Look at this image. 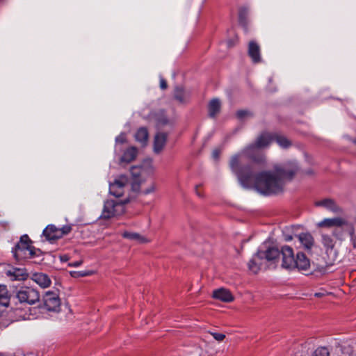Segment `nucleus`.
<instances>
[{
  "label": "nucleus",
  "mask_w": 356,
  "mask_h": 356,
  "mask_svg": "<svg viewBox=\"0 0 356 356\" xmlns=\"http://www.w3.org/2000/svg\"><path fill=\"white\" fill-rule=\"evenodd\" d=\"M262 254L263 249L259 248L258 251L252 256L248 262L249 270L254 274L258 273L263 268L268 267V263Z\"/></svg>",
  "instance_id": "1a4fd4ad"
},
{
  "label": "nucleus",
  "mask_w": 356,
  "mask_h": 356,
  "mask_svg": "<svg viewBox=\"0 0 356 356\" xmlns=\"http://www.w3.org/2000/svg\"><path fill=\"white\" fill-rule=\"evenodd\" d=\"M6 275L12 281L25 280L28 277V273L25 268L12 267L6 271Z\"/></svg>",
  "instance_id": "ddd939ff"
},
{
  "label": "nucleus",
  "mask_w": 356,
  "mask_h": 356,
  "mask_svg": "<svg viewBox=\"0 0 356 356\" xmlns=\"http://www.w3.org/2000/svg\"><path fill=\"white\" fill-rule=\"evenodd\" d=\"M14 298L17 300V302L23 305H33L40 300L39 291L31 286H22L17 289Z\"/></svg>",
  "instance_id": "0eeeda50"
},
{
  "label": "nucleus",
  "mask_w": 356,
  "mask_h": 356,
  "mask_svg": "<svg viewBox=\"0 0 356 356\" xmlns=\"http://www.w3.org/2000/svg\"><path fill=\"white\" fill-rule=\"evenodd\" d=\"M343 230L346 231L344 227H335L332 232V236H335L339 240H342L343 235Z\"/></svg>",
  "instance_id": "473e14b6"
},
{
  "label": "nucleus",
  "mask_w": 356,
  "mask_h": 356,
  "mask_svg": "<svg viewBox=\"0 0 356 356\" xmlns=\"http://www.w3.org/2000/svg\"><path fill=\"white\" fill-rule=\"evenodd\" d=\"M198 188H199V186H196L195 193L197 196L202 197H203V195L202 194V193L200 191H199Z\"/></svg>",
  "instance_id": "c03bdc74"
},
{
  "label": "nucleus",
  "mask_w": 356,
  "mask_h": 356,
  "mask_svg": "<svg viewBox=\"0 0 356 356\" xmlns=\"http://www.w3.org/2000/svg\"><path fill=\"white\" fill-rule=\"evenodd\" d=\"M321 294L320 293H315V296L320 297Z\"/></svg>",
  "instance_id": "49530a36"
},
{
  "label": "nucleus",
  "mask_w": 356,
  "mask_h": 356,
  "mask_svg": "<svg viewBox=\"0 0 356 356\" xmlns=\"http://www.w3.org/2000/svg\"><path fill=\"white\" fill-rule=\"evenodd\" d=\"M248 56L254 63L261 62V49L260 46L255 41H250L248 44Z\"/></svg>",
  "instance_id": "4468645a"
},
{
  "label": "nucleus",
  "mask_w": 356,
  "mask_h": 356,
  "mask_svg": "<svg viewBox=\"0 0 356 356\" xmlns=\"http://www.w3.org/2000/svg\"><path fill=\"white\" fill-rule=\"evenodd\" d=\"M211 334L213 337V338L218 341H222L225 338V335L222 333L211 332Z\"/></svg>",
  "instance_id": "c9c22d12"
},
{
  "label": "nucleus",
  "mask_w": 356,
  "mask_h": 356,
  "mask_svg": "<svg viewBox=\"0 0 356 356\" xmlns=\"http://www.w3.org/2000/svg\"><path fill=\"white\" fill-rule=\"evenodd\" d=\"M220 109V102L218 99H212L209 104V113L212 118L215 117L219 113Z\"/></svg>",
  "instance_id": "bb28decb"
},
{
  "label": "nucleus",
  "mask_w": 356,
  "mask_h": 356,
  "mask_svg": "<svg viewBox=\"0 0 356 356\" xmlns=\"http://www.w3.org/2000/svg\"><path fill=\"white\" fill-rule=\"evenodd\" d=\"M32 280L42 288L49 287L51 281L49 276L42 273H35L32 276Z\"/></svg>",
  "instance_id": "aec40b11"
},
{
  "label": "nucleus",
  "mask_w": 356,
  "mask_h": 356,
  "mask_svg": "<svg viewBox=\"0 0 356 356\" xmlns=\"http://www.w3.org/2000/svg\"><path fill=\"white\" fill-rule=\"evenodd\" d=\"M125 141H126V136L124 134H120L115 138V142L117 143H124Z\"/></svg>",
  "instance_id": "e433bc0d"
},
{
  "label": "nucleus",
  "mask_w": 356,
  "mask_h": 356,
  "mask_svg": "<svg viewBox=\"0 0 356 356\" xmlns=\"http://www.w3.org/2000/svg\"><path fill=\"white\" fill-rule=\"evenodd\" d=\"M167 140V134L163 132L156 134L154 140V152L159 154L165 145Z\"/></svg>",
  "instance_id": "a211bd4d"
},
{
  "label": "nucleus",
  "mask_w": 356,
  "mask_h": 356,
  "mask_svg": "<svg viewBox=\"0 0 356 356\" xmlns=\"http://www.w3.org/2000/svg\"><path fill=\"white\" fill-rule=\"evenodd\" d=\"M353 143L356 145V139L353 140Z\"/></svg>",
  "instance_id": "09e8293b"
},
{
  "label": "nucleus",
  "mask_w": 356,
  "mask_h": 356,
  "mask_svg": "<svg viewBox=\"0 0 356 356\" xmlns=\"http://www.w3.org/2000/svg\"><path fill=\"white\" fill-rule=\"evenodd\" d=\"M137 155V149L131 147L127 149L121 157V162L130 163L135 159Z\"/></svg>",
  "instance_id": "b1692460"
},
{
  "label": "nucleus",
  "mask_w": 356,
  "mask_h": 356,
  "mask_svg": "<svg viewBox=\"0 0 356 356\" xmlns=\"http://www.w3.org/2000/svg\"><path fill=\"white\" fill-rule=\"evenodd\" d=\"M349 223L350 222L346 219L337 217L333 218H325L318 222L317 226L318 227H344L346 229Z\"/></svg>",
  "instance_id": "f8f14e48"
},
{
  "label": "nucleus",
  "mask_w": 356,
  "mask_h": 356,
  "mask_svg": "<svg viewBox=\"0 0 356 356\" xmlns=\"http://www.w3.org/2000/svg\"><path fill=\"white\" fill-rule=\"evenodd\" d=\"M250 115H251L250 112L248 111H245V110H240V111H237V113H236V116L240 120H243L245 118L250 116Z\"/></svg>",
  "instance_id": "72a5a7b5"
},
{
  "label": "nucleus",
  "mask_w": 356,
  "mask_h": 356,
  "mask_svg": "<svg viewBox=\"0 0 356 356\" xmlns=\"http://www.w3.org/2000/svg\"><path fill=\"white\" fill-rule=\"evenodd\" d=\"M282 253V250L280 251L278 248L275 247H270L267 248L266 250H263V255L266 261V262H275L280 255Z\"/></svg>",
  "instance_id": "6ab92c4d"
},
{
  "label": "nucleus",
  "mask_w": 356,
  "mask_h": 356,
  "mask_svg": "<svg viewBox=\"0 0 356 356\" xmlns=\"http://www.w3.org/2000/svg\"><path fill=\"white\" fill-rule=\"evenodd\" d=\"M148 131L145 127H140L138 129L135 134L136 141L141 143L142 145H145L148 140Z\"/></svg>",
  "instance_id": "393cba45"
},
{
  "label": "nucleus",
  "mask_w": 356,
  "mask_h": 356,
  "mask_svg": "<svg viewBox=\"0 0 356 356\" xmlns=\"http://www.w3.org/2000/svg\"><path fill=\"white\" fill-rule=\"evenodd\" d=\"M312 356H330V352L326 347H319L314 352Z\"/></svg>",
  "instance_id": "7c9ffc66"
},
{
  "label": "nucleus",
  "mask_w": 356,
  "mask_h": 356,
  "mask_svg": "<svg viewBox=\"0 0 356 356\" xmlns=\"http://www.w3.org/2000/svg\"><path fill=\"white\" fill-rule=\"evenodd\" d=\"M79 274L80 276L81 277H85V276H88V275H90L92 274V273L91 271H80L79 272Z\"/></svg>",
  "instance_id": "ea45409f"
},
{
  "label": "nucleus",
  "mask_w": 356,
  "mask_h": 356,
  "mask_svg": "<svg viewBox=\"0 0 356 356\" xmlns=\"http://www.w3.org/2000/svg\"><path fill=\"white\" fill-rule=\"evenodd\" d=\"M129 182V178L126 175H120L113 182L109 184V193L115 197H120L124 193V188Z\"/></svg>",
  "instance_id": "9d476101"
},
{
  "label": "nucleus",
  "mask_w": 356,
  "mask_h": 356,
  "mask_svg": "<svg viewBox=\"0 0 356 356\" xmlns=\"http://www.w3.org/2000/svg\"><path fill=\"white\" fill-rule=\"evenodd\" d=\"M60 259L62 261H66L68 260V257L67 255H63L60 257Z\"/></svg>",
  "instance_id": "a18cd8bd"
},
{
  "label": "nucleus",
  "mask_w": 356,
  "mask_h": 356,
  "mask_svg": "<svg viewBox=\"0 0 356 356\" xmlns=\"http://www.w3.org/2000/svg\"><path fill=\"white\" fill-rule=\"evenodd\" d=\"M32 242L28 235L24 234L20 237L19 241L13 248V253L17 261L31 259L38 256L40 250L31 245Z\"/></svg>",
  "instance_id": "39448f33"
},
{
  "label": "nucleus",
  "mask_w": 356,
  "mask_h": 356,
  "mask_svg": "<svg viewBox=\"0 0 356 356\" xmlns=\"http://www.w3.org/2000/svg\"><path fill=\"white\" fill-rule=\"evenodd\" d=\"M10 296L7 286L0 284V307H6L9 305Z\"/></svg>",
  "instance_id": "5701e85b"
},
{
  "label": "nucleus",
  "mask_w": 356,
  "mask_h": 356,
  "mask_svg": "<svg viewBox=\"0 0 356 356\" xmlns=\"http://www.w3.org/2000/svg\"><path fill=\"white\" fill-rule=\"evenodd\" d=\"M156 190V185L154 184H152L148 188L143 191L141 193L144 195H147L152 193H154Z\"/></svg>",
  "instance_id": "f704fd0d"
},
{
  "label": "nucleus",
  "mask_w": 356,
  "mask_h": 356,
  "mask_svg": "<svg viewBox=\"0 0 356 356\" xmlns=\"http://www.w3.org/2000/svg\"><path fill=\"white\" fill-rule=\"evenodd\" d=\"M296 237L298 238L300 244L302 245L305 250L311 251L314 245V238L312 235L309 232L301 233L300 234H296Z\"/></svg>",
  "instance_id": "2eb2a0df"
},
{
  "label": "nucleus",
  "mask_w": 356,
  "mask_h": 356,
  "mask_svg": "<svg viewBox=\"0 0 356 356\" xmlns=\"http://www.w3.org/2000/svg\"><path fill=\"white\" fill-rule=\"evenodd\" d=\"M273 140V136L270 133H262L256 139L254 143L251 144L244 148L241 152L234 154L233 156H238L239 165H242V162L245 158H248L254 163H264L266 157L259 149L268 147Z\"/></svg>",
  "instance_id": "f03ea898"
},
{
  "label": "nucleus",
  "mask_w": 356,
  "mask_h": 356,
  "mask_svg": "<svg viewBox=\"0 0 356 356\" xmlns=\"http://www.w3.org/2000/svg\"><path fill=\"white\" fill-rule=\"evenodd\" d=\"M321 243L325 250L324 258L327 266H332L337 259V250L335 248L336 241L332 235L325 233L321 234Z\"/></svg>",
  "instance_id": "6e6552de"
},
{
  "label": "nucleus",
  "mask_w": 356,
  "mask_h": 356,
  "mask_svg": "<svg viewBox=\"0 0 356 356\" xmlns=\"http://www.w3.org/2000/svg\"><path fill=\"white\" fill-rule=\"evenodd\" d=\"M128 202V199L124 200L113 199L106 200L104 202V207L100 218L107 220L124 213L125 211V204Z\"/></svg>",
  "instance_id": "423d86ee"
},
{
  "label": "nucleus",
  "mask_w": 356,
  "mask_h": 356,
  "mask_svg": "<svg viewBox=\"0 0 356 356\" xmlns=\"http://www.w3.org/2000/svg\"><path fill=\"white\" fill-rule=\"evenodd\" d=\"M81 264H82V261H74V262H72V263H70L69 266H72V267H78Z\"/></svg>",
  "instance_id": "a19ab883"
},
{
  "label": "nucleus",
  "mask_w": 356,
  "mask_h": 356,
  "mask_svg": "<svg viewBox=\"0 0 356 356\" xmlns=\"http://www.w3.org/2000/svg\"><path fill=\"white\" fill-rule=\"evenodd\" d=\"M154 168L151 163H144L140 165L132 166L130 169L131 175V190L134 192L140 191V186L147 179L152 175Z\"/></svg>",
  "instance_id": "20e7f679"
},
{
  "label": "nucleus",
  "mask_w": 356,
  "mask_h": 356,
  "mask_svg": "<svg viewBox=\"0 0 356 356\" xmlns=\"http://www.w3.org/2000/svg\"><path fill=\"white\" fill-rule=\"evenodd\" d=\"M346 231L348 233V234L350 236V241L352 242L353 248H356V235L355 234V228L353 224L349 223V225L346 228Z\"/></svg>",
  "instance_id": "c756f323"
},
{
  "label": "nucleus",
  "mask_w": 356,
  "mask_h": 356,
  "mask_svg": "<svg viewBox=\"0 0 356 356\" xmlns=\"http://www.w3.org/2000/svg\"><path fill=\"white\" fill-rule=\"evenodd\" d=\"M249 13V10L247 7H241L238 10V20L239 23L245 26L247 24V18Z\"/></svg>",
  "instance_id": "cd10ccee"
},
{
  "label": "nucleus",
  "mask_w": 356,
  "mask_h": 356,
  "mask_svg": "<svg viewBox=\"0 0 356 356\" xmlns=\"http://www.w3.org/2000/svg\"><path fill=\"white\" fill-rule=\"evenodd\" d=\"M213 297L222 302H230L233 301L234 296L231 292L225 288H220L213 291Z\"/></svg>",
  "instance_id": "f3484780"
},
{
  "label": "nucleus",
  "mask_w": 356,
  "mask_h": 356,
  "mask_svg": "<svg viewBox=\"0 0 356 356\" xmlns=\"http://www.w3.org/2000/svg\"><path fill=\"white\" fill-rule=\"evenodd\" d=\"M317 207H322L327 210L334 213H339L341 212V209L337 204V203L332 199H324L316 202Z\"/></svg>",
  "instance_id": "dca6fc26"
},
{
  "label": "nucleus",
  "mask_w": 356,
  "mask_h": 356,
  "mask_svg": "<svg viewBox=\"0 0 356 356\" xmlns=\"http://www.w3.org/2000/svg\"><path fill=\"white\" fill-rule=\"evenodd\" d=\"M282 267L286 269L297 268L298 270L307 271L310 267V261L302 252H298L294 257L293 249L284 245L282 248Z\"/></svg>",
  "instance_id": "7ed1b4c3"
},
{
  "label": "nucleus",
  "mask_w": 356,
  "mask_h": 356,
  "mask_svg": "<svg viewBox=\"0 0 356 356\" xmlns=\"http://www.w3.org/2000/svg\"><path fill=\"white\" fill-rule=\"evenodd\" d=\"M72 230V227L70 225H64L61 228H58L57 234H59L60 238H62L64 235L68 234Z\"/></svg>",
  "instance_id": "2f4dec72"
},
{
  "label": "nucleus",
  "mask_w": 356,
  "mask_h": 356,
  "mask_svg": "<svg viewBox=\"0 0 356 356\" xmlns=\"http://www.w3.org/2000/svg\"><path fill=\"white\" fill-rule=\"evenodd\" d=\"M339 356H356V353H348L342 352Z\"/></svg>",
  "instance_id": "37998d69"
},
{
  "label": "nucleus",
  "mask_w": 356,
  "mask_h": 356,
  "mask_svg": "<svg viewBox=\"0 0 356 356\" xmlns=\"http://www.w3.org/2000/svg\"><path fill=\"white\" fill-rule=\"evenodd\" d=\"M122 235L124 238L136 241L138 243H146L149 242L147 238L138 233L124 232Z\"/></svg>",
  "instance_id": "4be33fe9"
},
{
  "label": "nucleus",
  "mask_w": 356,
  "mask_h": 356,
  "mask_svg": "<svg viewBox=\"0 0 356 356\" xmlns=\"http://www.w3.org/2000/svg\"><path fill=\"white\" fill-rule=\"evenodd\" d=\"M232 44L230 43V42H228V46L231 47Z\"/></svg>",
  "instance_id": "de8ad7c7"
},
{
  "label": "nucleus",
  "mask_w": 356,
  "mask_h": 356,
  "mask_svg": "<svg viewBox=\"0 0 356 356\" xmlns=\"http://www.w3.org/2000/svg\"><path fill=\"white\" fill-rule=\"evenodd\" d=\"M284 240L286 241H291L293 238V236L291 234H287L285 232H284Z\"/></svg>",
  "instance_id": "79ce46f5"
},
{
  "label": "nucleus",
  "mask_w": 356,
  "mask_h": 356,
  "mask_svg": "<svg viewBox=\"0 0 356 356\" xmlns=\"http://www.w3.org/2000/svg\"><path fill=\"white\" fill-rule=\"evenodd\" d=\"M229 168L241 186L254 189L264 196L279 195L284 192L287 181H291L298 170L296 161L276 165L273 170H263L255 175L250 165H239L238 156H232Z\"/></svg>",
  "instance_id": "f257e3e1"
},
{
  "label": "nucleus",
  "mask_w": 356,
  "mask_h": 356,
  "mask_svg": "<svg viewBox=\"0 0 356 356\" xmlns=\"http://www.w3.org/2000/svg\"><path fill=\"white\" fill-rule=\"evenodd\" d=\"M273 140H275L279 146L282 148H289L291 146V141L289 140L286 136L278 134H273Z\"/></svg>",
  "instance_id": "a878e982"
},
{
  "label": "nucleus",
  "mask_w": 356,
  "mask_h": 356,
  "mask_svg": "<svg viewBox=\"0 0 356 356\" xmlns=\"http://www.w3.org/2000/svg\"><path fill=\"white\" fill-rule=\"evenodd\" d=\"M44 307L49 312H59L60 307V299L55 291H47L43 296Z\"/></svg>",
  "instance_id": "9b49d317"
},
{
  "label": "nucleus",
  "mask_w": 356,
  "mask_h": 356,
  "mask_svg": "<svg viewBox=\"0 0 356 356\" xmlns=\"http://www.w3.org/2000/svg\"><path fill=\"white\" fill-rule=\"evenodd\" d=\"M175 98L180 102H184L187 95L181 87H176L175 89Z\"/></svg>",
  "instance_id": "c85d7f7f"
},
{
  "label": "nucleus",
  "mask_w": 356,
  "mask_h": 356,
  "mask_svg": "<svg viewBox=\"0 0 356 356\" xmlns=\"http://www.w3.org/2000/svg\"><path fill=\"white\" fill-rule=\"evenodd\" d=\"M167 87L168 85L166 81L161 76H160V88L162 90H165L167 88Z\"/></svg>",
  "instance_id": "4c0bfd02"
},
{
  "label": "nucleus",
  "mask_w": 356,
  "mask_h": 356,
  "mask_svg": "<svg viewBox=\"0 0 356 356\" xmlns=\"http://www.w3.org/2000/svg\"><path fill=\"white\" fill-rule=\"evenodd\" d=\"M220 152L218 149H214L212 152V157L215 160H218L220 156Z\"/></svg>",
  "instance_id": "58836bf2"
},
{
  "label": "nucleus",
  "mask_w": 356,
  "mask_h": 356,
  "mask_svg": "<svg viewBox=\"0 0 356 356\" xmlns=\"http://www.w3.org/2000/svg\"><path fill=\"white\" fill-rule=\"evenodd\" d=\"M58 228L54 225H49L42 232V235L50 242H54L60 236L57 234Z\"/></svg>",
  "instance_id": "412c9836"
}]
</instances>
